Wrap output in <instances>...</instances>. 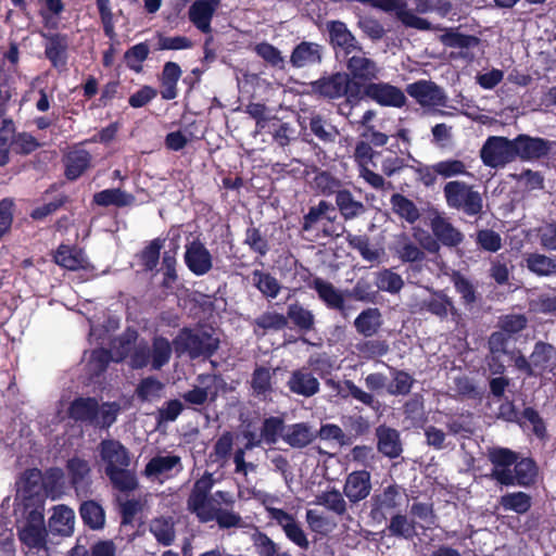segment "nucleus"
Wrapping results in <instances>:
<instances>
[{"mask_svg":"<svg viewBox=\"0 0 556 556\" xmlns=\"http://www.w3.org/2000/svg\"><path fill=\"white\" fill-rule=\"evenodd\" d=\"M528 326L523 314H506L498 318V330L493 331L488 339V366L493 375H503L506 366L503 353H508V346L514 345L518 334Z\"/></svg>","mask_w":556,"mask_h":556,"instance_id":"1","label":"nucleus"},{"mask_svg":"<svg viewBox=\"0 0 556 556\" xmlns=\"http://www.w3.org/2000/svg\"><path fill=\"white\" fill-rule=\"evenodd\" d=\"M121 405L117 402H104L101 405L92 396L75 397L67 408V415L76 422L100 429H109L117 419Z\"/></svg>","mask_w":556,"mask_h":556,"instance_id":"2","label":"nucleus"},{"mask_svg":"<svg viewBox=\"0 0 556 556\" xmlns=\"http://www.w3.org/2000/svg\"><path fill=\"white\" fill-rule=\"evenodd\" d=\"M219 339L212 330L204 328H181L173 339V346L178 356L187 354L191 359L210 358L219 349Z\"/></svg>","mask_w":556,"mask_h":556,"instance_id":"3","label":"nucleus"},{"mask_svg":"<svg viewBox=\"0 0 556 556\" xmlns=\"http://www.w3.org/2000/svg\"><path fill=\"white\" fill-rule=\"evenodd\" d=\"M443 195L446 205L466 216L481 218L484 214V201L482 194L473 185L462 180L447 181L443 187Z\"/></svg>","mask_w":556,"mask_h":556,"instance_id":"4","label":"nucleus"},{"mask_svg":"<svg viewBox=\"0 0 556 556\" xmlns=\"http://www.w3.org/2000/svg\"><path fill=\"white\" fill-rule=\"evenodd\" d=\"M173 342L163 336H154L151 345L146 341L138 343L129 357L134 369H143L148 366L152 370H161L168 364L173 353Z\"/></svg>","mask_w":556,"mask_h":556,"instance_id":"5","label":"nucleus"},{"mask_svg":"<svg viewBox=\"0 0 556 556\" xmlns=\"http://www.w3.org/2000/svg\"><path fill=\"white\" fill-rule=\"evenodd\" d=\"M349 74L345 72H336L330 75H324L309 84L311 93L325 100H337L342 97L351 106L359 104V96L356 85L349 83Z\"/></svg>","mask_w":556,"mask_h":556,"instance_id":"6","label":"nucleus"},{"mask_svg":"<svg viewBox=\"0 0 556 556\" xmlns=\"http://www.w3.org/2000/svg\"><path fill=\"white\" fill-rule=\"evenodd\" d=\"M405 489L393 482L382 489L375 490L368 503V517L374 523L381 525L388 520V517L401 510Z\"/></svg>","mask_w":556,"mask_h":556,"instance_id":"7","label":"nucleus"},{"mask_svg":"<svg viewBox=\"0 0 556 556\" xmlns=\"http://www.w3.org/2000/svg\"><path fill=\"white\" fill-rule=\"evenodd\" d=\"M382 156V151H376L366 141H358L354 150V160L359 167V177H362L371 188L384 191L393 186L387 181L382 175L374 172L370 166L378 167V159Z\"/></svg>","mask_w":556,"mask_h":556,"instance_id":"8","label":"nucleus"},{"mask_svg":"<svg viewBox=\"0 0 556 556\" xmlns=\"http://www.w3.org/2000/svg\"><path fill=\"white\" fill-rule=\"evenodd\" d=\"M482 163L491 168H503L516 160L514 139L490 136L480 150Z\"/></svg>","mask_w":556,"mask_h":556,"instance_id":"9","label":"nucleus"},{"mask_svg":"<svg viewBox=\"0 0 556 556\" xmlns=\"http://www.w3.org/2000/svg\"><path fill=\"white\" fill-rule=\"evenodd\" d=\"M363 100H369L380 106L396 109L405 106L407 102L405 92L400 87L375 80L362 88L359 103Z\"/></svg>","mask_w":556,"mask_h":556,"instance_id":"10","label":"nucleus"},{"mask_svg":"<svg viewBox=\"0 0 556 556\" xmlns=\"http://www.w3.org/2000/svg\"><path fill=\"white\" fill-rule=\"evenodd\" d=\"M539 468L530 457L518 458L514 464V470L494 471V481L501 485L532 486L536 482Z\"/></svg>","mask_w":556,"mask_h":556,"instance_id":"11","label":"nucleus"},{"mask_svg":"<svg viewBox=\"0 0 556 556\" xmlns=\"http://www.w3.org/2000/svg\"><path fill=\"white\" fill-rule=\"evenodd\" d=\"M346 74H349V83L351 86L353 84L356 85V89L358 91V96L361 97L362 88H365V85L372 83L378 79L380 74V68L377 63L367 56L365 53L359 55H352L346 60Z\"/></svg>","mask_w":556,"mask_h":556,"instance_id":"12","label":"nucleus"},{"mask_svg":"<svg viewBox=\"0 0 556 556\" xmlns=\"http://www.w3.org/2000/svg\"><path fill=\"white\" fill-rule=\"evenodd\" d=\"M328 42L336 54L343 53L344 56L354 51H362L356 37L348 28L346 24L339 20H331L326 23Z\"/></svg>","mask_w":556,"mask_h":556,"instance_id":"13","label":"nucleus"},{"mask_svg":"<svg viewBox=\"0 0 556 556\" xmlns=\"http://www.w3.org/2000/svg\"><path fill=\"white\" fill-rule=\"evenodd\" d=\"M214 484L215 480L213 473L208 471H205L194 481L191 492L187 498V509L191 514H194L198 517L213 505L214 497L210 494Z\"/></svg>","mask_w":556,"mask_h":556,"instance_id":"14","label":"nucleus"},{"mask_svg":"<svg viewBox=\"0 0 556 556\" xmlns=\"http://www.w3.org/2000/svg\"><path fill=\"white\" fill-rule=\"evenodd\" d=\"M405 91L422 108L446 104L447 98L443 89L432 80L419 79L408 84Z\"/></svg>","mask_w":556,"mask_h":556,"instance_id":"15","label":"nucleus"},{"mask_svg":"<svg viewBox=\"0 0 556 556\" xmlns=\"http://www.w3.org/2000/svg\"><path fill=\"white\" fill-rule=\"evenodd\" d=\"M270 520L275 521L279 526L286 538L303 551L309 548V541L305 533L301 522L296 519L293 514L286 510H271Z\"/></svg>","mask_w":556,"mask_h":556,"instance_id":"16","label":"nucleus"},{"mask_svg":"<svg viewBox=\"0 0 556 556\" xmlns=\"http://www.w3.org/2000/svg\"><path fill=\"white\" fill-rule=\"evenodd\" d=\"M368 2L386 12H395L396 18L405 27L426 31L432 29L431 23L408 10L403 0H369Z\"/></svg>","mask_w":556,"mask_h":556,"instance_id":"17","label":"nucleus"},{"mask_svg":"<svg viewBox=\"0 0 556 556\" xmlns=\"http://www.w3.org/2000/svg\"><path fill=\"white\" fill-rule=\"evenodd\" d=\"M96 5L100 16L104 35L111 40L110 47L103 52L102 64L104 67L110 68L114 63V55L116 53L115 43L117 34L115 31L114 14L112 12L110 0H96Z\"/></svg>","mask_w":556,"mask_h":556,"instance_id":"18","label":"nucleus"},{"mask_svg":"<svg viewBox=\"0 0 556 556\" xmlns=\"http://www.w3.org/2000/svg\"><path fill=\"white\" fill-rule=\"evenodd\" d=\"M516 159L522 161L540 160L547 156L552 150L553 142L541 138L531 137L529 135H518L514 138Z\"/></svg>","mask_w":556,"mask_h":556,"instance_id":"19","label":"nucleus"},{"mask_svg":"<svg viewBox=\"0 0 556 556\" xmlns=\"http://www.w3.org/2000/svg\"><path fill=\"white\" fill-rule=\"evenodd\" d=\"M185 264L195 276H204L213 268V257L207 248L199 239L186 244Z\"/></svg>","mask_w":556,"mask_h":556,"instance_id":"20","label":"nucleus"},{"mask_svg":"<svg viewBox=\"0 0 556 556\" xmlns=\"http://www.w3.org/2000/svg\"><path fill=\"white\" fill-rule=\"evenodd\" d=\"M372 490L371 475L366 469L354 470L346 476L343 494L351 504L366 500Z\"/></svg>","mask_w":556,"mask_h":556,"instance_id":"21","label":"nucleus"},{"mask_svg":"<svg viewBox=\"0 0 556 556\" xmlns=\"http://www.w3.org/2000/svg\"><path fill=\"white\" fill-rule=\"evenodd\" d=\"M325 48L320 43L303 40L294 46L290 54V64L294 68L319 65L324 59Z\"/></svg>","mask_w":556,"mask_h":556,"instance_id":"22","label":"nucleus"},{"mask_svg":"<svg viewBox=\"0 0 556 556\" xmlns=\"http://www.w3.org/2000/svg\"><path fill=\"white\" fill-rule=\"evenodd\" d=\"M420 312L429 313L441 320L448 315L454 318L460 316L453 300L443 290H431L430 295L420 302Z\"/></svg>","mask_w":556,"mask_h":556,"instance_id":"23","label":"nucleus"},{"mask_svg":"<svg viewBox=\"0 0 556 556\" xmlns=\"http://www.w3.org/2000/svg\"><path fill=\"white\" fill-rule=\"evenodd\" d=\"M41 36L46 39L45 42V55L50 61L51 65L63 71L67 65V48L68 40L65 34L54 33L46 34L41 33Z\"/></svg>","mask_w":556,"mask_h":556,"instance_id":"24","label":"nucleus"},{"mask_svg":"<svg viewBox=\"0 0 556 556\" xmlns=\"http://www.w3.org/2000/svg\"><path fill=\"white\" fill-rule=\"evenodd\" d=\"M393 251L402 263L409 264V269L413 271L419 273L422 269L424 262L427 260L422 249L405 233L395 241Z\"/></svg>","mask_w":556,"mask_h":556,"instance_id":"25","label":"nucleus"},{"mask_svg":"<svg viewBox=\"0 0 556 556\" xmlns=\"http://www.w3.org/2000/svg\"><path fill=\"white\" fill-rule=\"evenodd\" d=\"M99 453L105 468L129 467L131 462L129 450L118 440H102L99 444Z\"/></svg>","mask_w":556,"mask_h":556,"instance_id":"26","label":"nucleus"},{"mask_svg":"<svg viewBox=\"0 0 556 556\" xmlns=\"http://www.w3.org/2000/svg\"><path fill=\"white\" fill-rule=\"evenodd\" d=\"M430 229L441 245L454 249L465 240V235L447 217L437 214L430 219Z\"/></svg>","mask_w":556,"mask_h":556,"instance_id":"27","label":"nucleus"},{"mask_svg":"<svg viewBox=\"0 0 556 556\" xmlns=\"http://www.w3.org/2000/svg\"><path fill=\"white\" fill-rule=\"evenodd\" d=\"M377 439V451L384 457L395 459L403 453L401 434L395 428L384 424L379 425L375 431Z\"/></svg>","mask_w":556,"mask_h":556,"instance_id":"28","label":"nucleus"},{"mask_svg":"<svg viewBox=\"0 0 556 556\" xmlns=\"http://www.w3.org/2000/svg\"><path fill=\"white\" fill-rule=\"evenodd\" d=\"M46 536L43 515L37 510H31L26 525L18 531L21 542L30 548L41 547L46 543Z\"/></svg>","mask_w":556,"mask_h":556,"instance_id":"29","label":"nucleus"},{"mask_svg":"<svg viewBox=\"0 0 556 556\" xmlns=\"http://www.w3.org/2000/svg\"><path fill=\"white\" fill-rule=\"evenodd\" d=\"M309 288L317 292L319 300L327 306V308L338 311L342 315H345L348 307L344 296L331 282L326 281L320 277H316L309 285Z\"/></svg>","mask_w":556,"mask_h":556,"instance_id":"30","label":"nucleus"},{"mask_svg":"<svg viewBox=\"0 0 556 556\" xmlns=\"http://www.w3.org/2000/svg\"><path fill=\"white\" fill-rule=\"evenodd\" d=\"M62 477V471L58 468H51L47 471L46 479H42L41 470L38 468H31L25 470L22 477L23 492L29 496L38 494L41 482L45 489L48 490L56 483Z\"/></svg>","mask_w":556,"mask_h":556,"instance_id":"31","label":"nucleus"},{"mask_svg":"<svg viewBox=\"0 0 556 556\" xmlns=\"http://www.w3.org/2000/svg\"><path fill=\"white\" fill-rule=\"evenodd\" d=\"M316 437L308 422H296L287 425L282 441L292 448L301 450L311 445Z\"/></svg>","mask_w":556,"mask_h":556,"instance_id":"32","label":"nucleus"},{"mask_svg":"<svg viewBox=\"0 0 556 556\" xmlns=\"http://www.w3.org/2000/svg\"><path fill=\"white\" fill-rule=\"evenodd\" d=\"M198 520L206 523L215 520L220 529L238 528L241 526V516L229 509L217 508L214 505L199 515Z\"/></svg>","mask_w":556,"mask_h":556,"instance_id":"33","label":"nucleus"},{"mask_svg":"<svg viewBox=\"0 0 556 556\" xmlns=\"http://www.w3.org/2000/svg\"><path fill=\"white\" fill-rule=\"evenodd\" d=\"M405 420L412 428H424L428 421L425 410V399L420 393H414L402 407Z\"/></svg>","mask_w":556,"mask_h":556,"instance_id":"34","label":"nucleus"},{"mask_svg":"<svg viewBox=\"0 0 556 556\" xmlns=\"http://www.w3.org/2000/svg\"><path fill=\"white\" fill-rule=\"evenodd\" d=\"M91 155L84 149L70 151L64 156V175L68 180L78 179L90 166Z\"/></svg>","mask_w":556,"mask_h":556,"instance_id":"35","label":"nucleus"},{"mask_svg":"<svg viewBox=\"0 0 556 556\" xmlns=\"http://www.w3.org/2000/svg\"><path fill=\"white\" fill-rule=\"evenodd\" d=\"M79 515L84 525L93 531H99L105 527V510L100 503L94 500L84 501L79 506Z\"/></svg>","mask_w":556,"mask_h":556,"instance_id":"36","label":"nucleus"},{"mask_svg":"<svg viewBox=\"0 0 556 556\" xmlns=\"http://www.w3.org/2000/svg\"><path fill=\"white\" fill-rule=\"evenodd\" d=\"M416 525L415 520H409L407 515L402 514L401 510H399L391 515L389 523L386 527V531L389 536L412 541L417 534Z\"/></svg>","mask_w":556,"mask_h":556,"instance_id":"37","label":"nucleus"},{"mask_svg":"<svg viewBox=\"0 0 556 556\" xmlns=\"http://www.w3.org/2000/svg\"><path fill=\"white\" fill-rule=\"evenodd\" d=\"M214 9L205 0H195L188 10L189 21L203 34H211Z\"/></svg>","mask_w":556,"mask_h":556,"instance_id":"38","label":"nucleus"},{"mask_svg":"<svg viewBox=\"0 0 556 556\" xmlns=\"http://www.w3.org/2000/svg\"><path fill=\"white\" fill-rule=\"evenodd\" d=\"M291 392L309 397L319 391V381L311 372L302 369L294 370L288 381Z\"/></svg>","mask_w":556,"mask_h":556,"instance_id":"39","label":"nucleus"},{"mask_svg":"<svg viewBox=\"0 0 556 556\" xmlns=\"http://www.w3.org/2000/svg\"><path fill=\"white\" fill-rule=\"evenodd\" d=\"M181 68L178 63L168 61L164 64L160 83L161 96L164 100H173L177 97V83L181 76Z\"/></svg>","mask_w":556,"mask_h":556,"instance_id":"40","label":"nucleus"},{"mask_svg":"<svg viewBox=\"0 0 556 556\" xmlns=\"http://www.w3.org/2000/svg\"><path fill=\"white\" fill-rule=\"evenodd\" d=\"M288 321L301 332L307 333L315 329V316L312 311L305 308L300 302L295 301L287 307Z\"/></svg>","mask_w":556,"mask_h":556,"instance_id":"41","label":"nucleus"},{"mask_svg":"<svg viewBox=\"0 0 556 556\" xmlns=\"http://www.w3.org/2000/svg\"><path fill=\"white\" fill-rule=\"evenodd\" d=\"M136 198L131 193H127L118 188L104 189L93 194V203L99 206L125 207L132 205Z\"/></svg>","mask_w":556,"mask_h":556,"instance_id":"42","label":"nucleus"},{"mask_svg":"<svg viewBox=\"0 0 556 556\" xmlns=\"http://www.w3.org/2000/svg\"><path fill=\"white\" fill-rule=\"evenodd\" d=\"M382 316L377 307H368L359 313L354 320L356 331L364 337H371L380 329Z\"/></svg>","mask_w":556,"mask_h":556,"instance_id":"43","label":"nucleus"},{"mask_svg":"<svg viewBox=\"0 0 556 556\" xmlns=\"http://www.w3.org/2000/svg\"><path fill=\"white\" fill-rule=\"evenodd\" d=\"M68 553L72 556H117V546L111 539L98 540L89 548L76 543Z\"/></svg>","mask_w":556,"mask_h":556,"instance_id":"44","label":"nucleus"},{"mask_svg":"<svg viewBox=\"0 0 556 556\" xmlns=\"http://www.w3.org/2000/svg\"><path fill=\"white\" fill-rule=\"evenodd\" d=\"M390 203L393 213L408 224H415L420 218L417 205L404 194L393 193L390 198Z\"/></svg>","mask_w":556,"mask_h":556,"instance_id":"45","label":"nucleus"},{"mask_svg":"<svg viewBox=\"0 0 556 556\" xmlns=\"http://www.w3.org/2000/svg\"><path fill=\"white\" fill-rule=\"evenodd\" d=\"M178 467V471L182 470L181 458L178 455L154 456L144 467L147 477H157L160 475L172 471Z\"/></svg>","mask_w":556,"mask_h":556,"instance_id":"46","label":"nucleus"},{"mask_svg":"<svg viewBox=\"0 0 556 556\" xmlns=\"http://www.w3.org/2000/svg\"><path fill=\"white\" fill-rule=\"evenodd\" d=\"M343 400L352 397L355 401L363 403L364 405L372 408H379V402L375 399V396L357 387L352 380H343L340 383V389L337 393Z\"/></svg>","mask_w":556,"mask_h":556,"instance_id":"47","label":"nucleus"},{"mask_svg":"<svg viewBox=\"0 0 556 556\" xmlns=\"http://www.w3.org/2000/svg\"><path fill=\"white\" fill-rule=\"evenodd\" d=\"M74 522V510L65 505L55 506L49 521L51 529L63 535H70L73 532Z\"/></svg>","mask_w":556,"mask_h":556,"instance_id":"48","label":"nucleus"},{"mask_svg":"<svg viewBox=\"0 0 556 556\" xmlns=\"http://www.w3.org/2000/svg\"><path fill=\"white\" fill-rule=\"evenodd\" d=\"M150 532L156 542L163 546H169L176 538L175 523L172 517L154 518L150 523Z\"/></svg>","mask_w":556,"mask_h":556,"instance_id":"49","label":"nucleus"},{"mask_svg":"<svg viewBox=\"0 0 556 556\" xmlns=\"http://www.w3.org/2000/svg\"><path fill=\"white\" fill-rule=\"evenodd\" d=\"M287 425L281 416L265 417L262 421L260 431L264 443L267 445L276 444L286 433Z\"/></svg>","mask_w":556,"mask_h":556,"instance_id":"50","label":"nucleus"},{"mask_svg":"<svg viewBox=\"0 0 556 556\" xmlns=\"http://www.w3.org/2000/svg\"><path fill=\"white\" fill-rule=\"evenodd\" d=\"M500 506L506 511H514L518 515L528 513L532 506L531 496L522 491L509 492L500 497Z\"/></svg>","mask_w":556,"mask_h":556,"instance_id":"51","label":"nucleus"},{"mask_svg":"<svg viewBox=\"0 0 556 556\" xmlns=\"http://www.w3.org/2000/svg\"><path fill=\"white\" fill-rule=\"evenodd\" d=\"M488 459L493 466L489 478L494 480V471L510 470L518 459V454L507 447H494L489 451Z\"/></svg>","mask_w":556,"mask_h":556,"instance_id":"52","label":"nucleus"},{"mask_svg":"<svg viewBox=\"0 0 556 556\" xmlns=\"http://www.w3.org/2000/svg\"><path fill=\"white\" fill-rule=\"evenodd\" d=\"M336 204L346 220L357 217L365 211L364 204L355 200L351 191L344 188L336 194Z\"/></svg>","mask_w":556,"mask_h":556,"instance_id":"53","label":"nucleus"},{"mask_svg":"<svg viewBox=\"0 0 556 556\" xmlns=\"http://www.w3.org/2000/svg\"><path fill=\"white\" fill-rule=\"evenodd\" d=\"M440 41L444 47L471 49L480 45V38L475 35L459 33L457 29L448 28L440 36Z\"/></svg>","mask_w":556,"mask_h":556,"instance_id":"54","label":"nucleus"},{"mask_svg":"<svg viewBox=\"0 0 556 556\" xmlns=\"http://www.w3.org/2000/svg\"><path fill=\"white\" fill-rule=\"evenodd\" d=\"M105 475L110 479L114 489L121 492H130L138 486L135 473L129 471L127 467L105 468Z\"/></svg>","mask_w":556,"mask_h":556,"instance_id":"55","label":"nucleus"},{"mask_svg":"<svg viewBox=\"0 0 556 556\" xmlns=\"http://www.w3.org/2000/svg\"><path fill=\"white\" fill-rule=\"evenodd\" d=\"M149 54V45L143 41L128 48L125 51L123 59L127 68L136 74H140L143 72V62L148 60Z\"/></svg>","mask_w":556,"mask_h":556,"instance_id":"56","label":"nucleus"},{"mask_svg":"<svg viewBox=\"0 0 556 556\" xmlns=\"http://www.w3.org/2000/svg\"><path fill=\"white\" fill-rule=\"evenodd\" d=\"M243 244L260 257H264L270 250L269 241L258 227L251 225L245 229Z\"/></svg>","mask_w":556,"mask_h":556,"instance_id":"57","label":"nucleus"},{"mask_svg":"<svg viewBox=\"0 0 556 556\" xmlns=\"http://www.w3.org/2000/svg\"><path fill=\"white\" fill-rule=\"evenodd\" d=\"M252 325L254 326V333L257 334V329H261L263 333L267 331H279L288 327V318L286 315L278 312H264L256 317Z\"/></svg>","mask_w":556,"mask_h":556,"instance_id":"58","label":"nucleus"},{"mask_svg":"<svg viewBox=\"0 0 556 556\" xmlns=\"http://www.w3.org/2000/svg\"><path fill=\"white\" fill-rule=\"evenodd\" d=\"M313 187L320 194L330 197L343 188V182L328 170H318L313 179Z\"/></svg>","mask_w":556,"mask_h":556,"instance_id":"59","label":"nucleus"},{"mask_svg":"<svg viewBox=\"0 0 556 556\" xmlns=\"http://www.w3.org/2000/svg\"><path fill=\"white\" fill-rule=\"evenodd\" d=\"M252 279L255 288L264 296L275 299L280 293L281 285L271 274L255 269L252 273Z\"/></svg>","mask_w":556,"mask_h":556,"instance_id":"60","label":"nucleus"},{"mask_svg":"<svg viewBox=\"0 0 556 556\" xmlns=\"http://www.w3.org/2000/svg\"><path fill=\"white\" fill-rule=\"evenodd\" d=\"M266 128L267 132L271 135L274 142L281 148L289 146L291 140L294 139L295 129L292 125L277 117L270 118Z\"/></svg>","mask_w":556,"mask_h":556,"instance_id":"61","label":"nucleus"},{"mask_svg":"<svg viewBox=\"0 0 556 556\" xmlns=\"http://www.w3.org/2000/svg\"><path fill=\"white\" fill-rule=\"evenodd\" d=\"M251 388L256 397L266 399L273 391L271 372L269 368L256 366L251 379Z\"/></svg>","mask_w":556,"mask_h":556,"instance_id":"62","label":"nucleus"},{"mask_svg":"<svg viewBox=\"0 0 556 556\" xmlns=\"http://www.w3.org/2000/svg\"><path fill=\"white\" fill-rule=\"evenodd\" d=\"M309 129L324 143H334L340 135L336 126L318 114L311 117Z\"/></svg>","mask_w":556,"mask_h":556,"instance_id":"63","label":"nucleus"},{"mask_svg":"<svg viewBox=\"0 0 556 556\" xmlns=\"http://www.w3.org/2000/svg\"><path fill=\"white\" fill-rule=\"evenodd\" d=\"M527 268L538 276L556 274V261L540 253H530L526 257Z\"/></svg>","mask_w":556,"mask_h":556,"instance_id":"64","label":"nucleus"}]
</instances>
